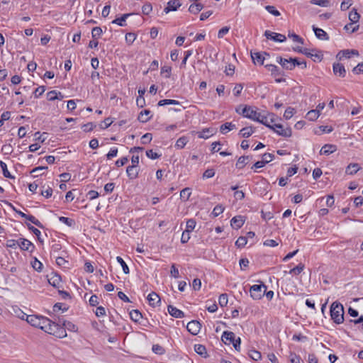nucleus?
Masks as SVG:
<instances>
[{
	"mask_svg": "<svg viewBox=\"0 0 363 363\" xmlns=\"http://www.w3.org/2000/svg\"><path fill=\"white\" fill-rule=\"evenodd\" d=\"M60 323H57L50 320V324L45 327V332L54 335L55 334V332L57 331L58 328L60 327Z\"/></svg>",
	"mask_w": 363,
	"mask_h": 363,
	"instance_id": "obj_17",
	"label": "nucleus"
},
{
	"mask_svg": "<svg viewBox=\"0 0 363 363\" xmlns=\"http://www.w3.org/2000/svg\"><path fill=\"white\" fill-rule=\"evenodd\" d=\"M188 141H189V139L186 136L180 137L179 139H177L176 144H175V147L177 149H182L186 145Z\"/></svg>",
	"mask_w": 363,
	"mask_h": 363,
	"instance_id": "obj_32",
	"label": "nucleus"
},
{
	"mask_svg": "<svg viewBox=\"0 0 363 363\" xmlns=\"http://www.w3.org/2000/svg\"><path fill=\"white\" fill-rule=\"evenodd\" d=\"M271 116L272 118H270V121H269L267 116H262L259 113V120H257V121L273 130L279 135L285 138L291 136V129L290 128H284L282 125L274 123V114H271Z\"/></svg>",
	"mask_w": 363,
	"mask_h": 363,
	"instance_id": "obj_1",
	"label": "nucleus"
},
{
	"mask_svg": "<svg viewBox=\"0 0 363 363\" xmlns=\"http://www.w3.org/2000/svg\"><path fill=\"white\" fill-rule=\"evenodd\" d=\"M45 91V87L44 86H40L35 89L33 91V94L35 98H38Z\"/></svg>",
	"mask_w": 363,
	"mask_h": 363,
	"instance_id": "obj_61",
	"label": "nucleus"
},
{
	"mask_svg": "<svg viewBox=\"0 0 363 363\" xmlns=\"http://www.w3.org/2000/svg\"><path fill=\"white\" fill-rule=\"evenodd\" d=\"M152 139V135L151 133H147L143 135L141 138V143L143 145L150 143Z\"/></svg>",
	"mask_w": 363,
	"mask_h": 363,
	"instance_id": "obj_58",
	"label": "nucleus"
},
{
	"mask_svg": "<svg viewBox=\"0 0 363 363\" xmlns=\"http://www.w3.org/2000/svg\"><path fill=\"white\" fill-rule=\"evenodd\" d=\"M6 245L7 247L12 248V249H16L18 247V245H19L18 240H8L6 241Z\"/></svg>",
	"mask_w": 363,
	"mask_h": 363,
	"instance_id": "obj_62",
	"label": "nucleus"
},
{
	"mask_svg": "<svg viewBox=\"0 0 363 363\" xmlns=\"http://www.w3.org/2000/svg\"><path fill=\"white\" fill-rule=\"evenodd\" d=\"M236 128L235 125L232 123H225L220 127V130L223 134L226 133L228 131Z\"/></svg>",
	"mask_w": 363,
	"mask_h": 363,
	"instance_id": "obj_31",
	"label": "nucleus"
},
{
	"mask_svg": "<svg viewBox=\"0 0 363 363\" xmlns=\"http://www.w3.org/2000/svg\"><path fill=\"white\" fill-rule=\"evenodd\" d=\"M352 55H359V52L357 50H340L337 55V58L339 59V60H342L343 57L345 58H350Z\"/></svg>",
	"mask_w": 363,
	"mask_h": 363,
	"instance_id": "obj_10",
	"label": "nucleus"
},
{
	"mask_svg": "<svg viewBox=\"0 0 363 363\" xmlns=\"http://www.w3.org/2000/svg\"><path fill=\"white\" fill-rule=\"evenodd\" d=\"M27 225H28V230H30L32 233H33V234H35L37 236L38 240L40 242H43V240L40 238V235H41L40 231L38 228L33 227V225H31L30 224H27Z\"/></svg>",
	"mask_w": 363,
	"mask_h": 363,
	"instance_id": "obj_51",
	"label": "nucleus"
},
{
	"mask_svg": "<svg viewBox=\"0 0 363 363\" xmlns=\"http://www.w3.org/2000/svg\"><path fill=\"white\" fill-rule=\"evenodd\" d=\"M221 338H222V341L225 344H227L228 342H229L228 343L230 344L235 340V335L234 333H233V332L224 331L223 333Z\"/></svg>",
	"mask_w": 363,
	"mask_h": 363,
	"instance_id": "obj_21",
	"label": "nucleus"
},
{
	"mask_svg": "<svg viewBox=\"0 0 363 363\" xmlns=\"http://www.w3.org/2000/svg\"><path fill=\"white\" fill-rule=\"evenodd\" d=\"M149 304L153 307H155L160 302V296L155 292H151L147 297Z\"/></svg>",
	"mask_w": 363,
	"mask_h": 363,
	"instance_id": "obj_19",
	"label": "nucleus"
},
{
	"mask_svg": "<svg viewBox=\"0 0 363 363\" xmlns=\"http://www.w3.org/2000/svg\"><path fill=\"white\" fill-rule=\"evenodd\" d=\"M18 244L19 245H18V247H20L21 250L23 251H29L30 247L33 249L35 248L34 245L30 241L25 238H20L18 240Z\"/></svg>",
	"mask_w": 363,
	"mask_h": 363,
	"instance_id": "obj_13",
	"label": "nucleus"
},
{
	"mask_svg": "<svg viewBox=\"0 0 363 363\" xmlns=\"http://www.w3.org/2000/svg\"><path fill=\"white\" fill-rule=\"evenodd\" d=\"M264 36L267 39H270L275 42H279V43L284 42L286 40V38L284 35L274 33L270 30H266L264 32Z\"/></svg>",
	"mask_w": 363,
	"mask_h": 363,
	"instance_id": "obj_8",
	"label": "nucleus"
},
{
	"mask_svg": "<svg viewBox=\"0 0 363 363\" xmlns=\"http://www.w3.org/2000/svg\"><path fill=\"white\" fill-rule=\"evenodd\" d=\"M32 267L37 272H40L43 270V264L36 257L31 262Z\"/></svg>",
	"mask_w": 363,
	"mask_h": 363,
	"instance_id": "obj_43",
	"label": "nucleus"
},
{
	"mask_svg": "<svg viewBox=\"0 0 363 363\" xmlns=\"http://www.w3.org/2000/svg\"><path fill=\"white\" fill-rule=\"evenodd\" d=\"M203 4H201V3H196L190 5L189 11L191 13L196 14L199 12H200L203 9Z\"/></svg>",
	"mask_w": 363,
	"mask_h": 363,
	"instance_id": "obj_29",
	"label": "nucleus"
},
{
	"mask_svg": "<svg viewBox=\"0 0 363 363\" xmlns=\"http://www.w3.org/2000/svg\"><path fill=\"white\" fill-rule=\"evenodd\" d=\"M0 167L3 172V175L6 178L13 179L14 177L10 174L7 169V165L5 162L1 161L0 162Z\"/></svg>",
	"mask_w": 363,
	"mask_h": 363,
	"instance_id": "obj_42",
	"label": "nucleus"
},
{
	"mask_svg": "<svg viewBox=\"0 0 363 363\" xmlns=\"http://www.w3.org/2000/svg\"><path fill=\"white\" fill-rule=\"evenodd\" d=\"M251 57L254 63H258L261 65L264 64V57L263 54L258 52L254 53L251 52Z\"/></svg>",
	"mask_w": 363,
	"mask_h": 363,
	"instance_id": "obj_24",
	"label": "nucleus"
},
{
	"mask_svg": "<svg viewBox=\"0 0 363 363\" xmlns=\"http://www.w3.org/2000/svg\"><path fill=\"white\" fill-rule=\"evenodd\" d=\"M194 350L198 354L201 355V357H206L207 351L204 345L196 344L194 345Z\"/></svg>",
	"mask_w": 363,
	"mask_h": 363,
	"instance_id": "obj_27",
	"label": "nucleus"
},
{
	"mask_svg": "<svg viewBox=\"0 0 363 363\" xmlns=\"http://www.w3.org/2000/svg\"><path fill=\"white\" fill-rule=\"evenodd\" d=\"M295 109L292 107H288L284 112V117L285 119L289 120L290 119L294 114Z\"/></svg>",
	"mask_w": 363,
	"mask_h": 363,
	"instance_id": "obj_53",
	"label": "nucleus"
},
{
	"mask_svg": "<svg viewBox=\"0 0 363 363\" xmlns=\"http://www.w3.org/2000/svg\"><path fill=\"white\" fill-rule=\"evenodd\" d=\"M247 243V238L244 236H240L238 238V240L235 242V245L239 247H245Z\"/></svg>",
	"mask_w": 363,
	"mask_h": 363,
	"instance_id": "obj_46",
	"label": "nucleus"
},
{
	"mask_svg": "<svg viewBox=\"0 0 363 363\" xmlns=\"http://www.w3.org/2000/svg\"><path fill=\"white\" fill-rule=\"evenodd\" d=\"M249 159L250 156H242L239 157L235 164L236 167L238 169H242L247 164Z\"/></svg>",
	"mask_w": 363,
	"mask_h": 363,
	"instance_id": "obj_30",
	"label": "nucleus"
},
{
	"mask_svg": "<svg viewBox=\"0 0 363 363\" xmlns=\"http://www.w3.org/2000/svg\"><path fill=\"white\" fill-rule=\"evenodd\" d=\"M352 72L355 74H363V62L359 63L356 67L352 69Z\"/></svg>",
	"mask_w": 363,
	"mask_h": 363,
	"instance_id": "obj_64",
	"label": "nucleus"
},
{
	"mask_svg": "<svg viewBox=\"0 0 363 363\" xmlns=\"http://www.w3.org/2000/svg\"><path fill=\"white\" fill-rule=\"evenodd\" d=\"M66 330L75 332L77 330V327L70 321L64 320L62 323Z\"/></svg>",
	"mask_w": 363,
	"mask_h": 363,
	"instance_id": "obj_41",
	"label": "nucleus"
},
{
	"mask_svg": "<svg viewBox=\"0 0 363 363\" xmlns=\"http://www.w3.org/2000/svg\"><path fill=\"white\" fill-rule=\"evenodd\" d=\"M311 4L318 5L323 7H328L330 6L329 0H311Z\"/></svg>",
	"mask_w": 363,
	"mask_h": 363,
	"instance_id": "obj_45",
	"label": "nucleus"
},
{
	"mask_svg": "<svg viewBox=\"0 0 363 363\" xmlns=\"http://www.w3.org/2000/svg\"><path fill=\"white\" fill-rule=\"evenodd\" d=\"M126 173L128 178L133 180L138 177L139 169L138 167L130 165L126 169Z\"/></svg>",
	"mask_w": 363,
	"mask_h": 363,
	"instance_id": "obj_18",
	"label": "nucleus"
},
{
	"mask_svg": "<svg viewBox=\"0 0 363 363\" xmlns=\"http://www.w3.org/2000/svg\"><path fill=\"white\" fill-rule=\"evenodd\" d=\"M360 169V167L358 163H350L346 167L345 173L347 174L353 175L356 174Z\"/></svg>",
	"mask_w": 363,
	"mask_h": 363,
	"instance_id": "obj_23",
	"label": "nucleus"
},
{
	"mask_svg": "<svg viewBox=\"0 0 363 363\" xmlns=\"http://www.w3.org/2000/svg\"><path fill=\"white\" fill-rule=\"evenodd\" d=\"M240 108L236 109V112L238 113H241L243 115L244 117L252 119L255 121H257V120H259V113L257 112L251 106H245L242 108V111H240Z\"/></svg>",
	"mask_w": 363,
	"mask_h": 363,
	"instance_id": "obj_4",
	"label": "nucleus"
},
{
	"mask_svg": "<svg viewBox=\"0 0 363 363\" xmlns=\"http://www.w3.org/2000/svg\"><path fill=\"white\" fill-rule=\"evenodd\" d=\"M172 105H179L180 102L179 101L174 100V99H162L158 102L159 106H162L164 105H172Z\"/></svg>",
	"mask_w": 363,
	"mask_h": 363,
	"instance_id": "obj_36",
	"label": "nucleus"
},
{
	"mask_svg": "<svg viewBox=\"0 0 363 363\" xmlns=\"http://www.w3.org/2000/svg\"><path fill=\"white\" fill-rule=\"evenodd\" d=\"M313 30L315 33V36L320 40H329V35L328 33L321 28H317L315 26H312Z\"/></svg>",
	"mask_w": 363,
	"mask_h": 363,
	"instance_id": "obj_20",
	"label": "nucleus"
},
{
	"mask_svg": "<svg viewBox=\"0 0 363 363\" xmlns=\"http://www.w3.org/2000/svg\"><path fill=\"white\" fill-rule=\"evenodd\" d=\"M150 113L151 111L147 109L142 111L140 113L138 119L142 123H146L151 118V116H148L150 114Z\"/></svg>",
	"mask_w": 363,
	"mask_h": 363,
	"instance_id": "obj_25",
	"label": "nucleus"
},
{
	"mask_svg": "<svg viewBox=\"0 0 363 363\" xmlns=\"http://www.w3.org/2000/svg\"><path fill=\"white\" fill-rule=\"evenodd\" d=\"M360 18V15L357 13V10L352 9L349 13V19L351 21L350 23H348L345 26L344 29L348 30L350 27L352 26L353 23H357Z\"/></svg>",
	"mask_w": 363,
	"mask_h": 363,
	"instance_id": "obj_12",
	"label": "nucleus"
},
{
	"mask_svg": "<svg viewBox=\"0 0 363 363\" xmlns=\"http://www.w3.org/2000/svg\"><path fill=\"white\" fill-rule=\"evenodd\" d=\"M277 62L280 64L283 69L286 70H293L295 68L294 58L292 57H290L289 59H286L281 57H277Z\"/></svg>",
	"mask_w": 363,
	"mask_h": 363,
	"instance_id": "obj_6",
	"label": "nucleus"
},
{
	"mask_svg": "<svg viewBox=\"0 0 363 363\" xmlns=\"http://www.w3.org/2000/svg\"><path fill=\"white\" fill-rule=\"evenodd\" d=\"M201 323L197 320H191L186 325L187 330L192 335H197L201 330Z\"/></svg>",
	"mask_w": 363,
	"mask_h": 363,
	"instance_id": "obj_9",
	"label": "nucleus"
},
{
	"mask_svg": "<svg viewBox=\"0 0 363 363\" xmlns=\"http://www.w3.org/2000/svg\"><path fill=\"white\" fill-rule=\"evenodd\" d=\"M26 321L30 325L40 328L44 331L45 330V327L50 324L49 318L37 315H26Z\"/></svg>",
	"mask_w": 363,
	"mask_h": 363,
	"instance_id": "obj_3",
	"label": "nucleus"
},
{
	"mask_svg": "<svg viewBox=\"0 0 363 363\" xmlns=\"http://www.w3.org/2000/svg\"><path fill=\"white\" fill-rule=\"evenodd\" d=\"M262 289H264V291L267 289V286L264 284H255L252 286L250 289L251 297L254 300L261 299L264 294V291H262Z\"/></svg>",
	"mask_w": 363,
	"mask_h": 363,
	"instance_id": "obj_5",
	"label": "nucleus"
},
{
	"mask_svg": "<svg viewBox=\"0 0 363 363\" xmlns=\"http://www.w3.org/2000/svg\"><path fill=\"white\" fill-rule=\"evenodd\" d=\"M319 116L320 113H318V110H311L306 114L307 118L311 121H315Z\"/></svg>",
	"mask_w": 363,
	"mask_h": 363,
	"instance_id": "obj_37",
	"label": "nucleus"
},
{
	"mask_svg": "<svg viewBox=\"0 0 363 363\" xmlns=\"http://www.w3.org/2000/svg\"><path fill=\"white\" fill-rule=\"evenodd\" d=\"M26 219L29 220L30 222H31L32 223H33L38 228H44V226L41 223V222L40 220H38L35 216H33L32 215H27V216L26 217Z\"/></svg>",
	"mask_w": 363,
	"mask_h": 363,
	"instance_id": "obj_38",
	"label": "nucleus"
},
{
	"mask_svg": "<svg viewBox=\"0 0 363 363\" xmlns=\"http://www.w3.org/2000/svg\"><path fill=\"white\" fill-rule=\"evenodd\" d=\"M146 155L148 158L152 159V160L158 159L161 156V155L154 152L152 150H147Z\"/></svg>",
	"mask_w": 363,
	"mask_h": 363,
	"instance_id": "obj_60",
	"label": "nucleus"
},
{
	"mask_svg": "<svg viewBox=\"0 0 363 363\" xmlns=\"http://www.w3.org/2000/svg\"><path fill=\"white\" fill-rule=\"evenodd\" d=\"M56 263L58 266L64 267V268H69L68 264L69 262L67 261L62 256H57L56 257Z\"/></svg>",
	"mask_w": 363,
	"mask_h": 363,
	"instance_id": "obj_40",
	"label": "nucleus"
},
{
	"mask_svg": "<svg viewBox=\"0 0 363 363\" xmlns=\"http://www.w3.org/2000/svg\"><path fill=\"white\" fill-rule=\"evenodd\" d=\"M152 10V6L150 3H145L142 7V12L144 15H148Z\"/></svg>",
	"mask_w": 363,
	"mask_h": 363,
	"instance_id": "obj_57",
	"label": "nucleus"
},
{
	"mask_svg": "<svg viewBox=\"0 0 363 363\" xmlns=\"http://www.w3.org/2000/svg\"><path fill=\"white\" fill-rule=\"evenodd\" d=\"M130 15V13H125L122 15L121 17L114 19L112 21V23L117 24L120 26H124L125 25L124 22L125 21L126 18Z\"/></svg>",
	"mask_w": 363,
	"mask_h": 363,
	"instance_id": "obj_34",
	"label": "nucleus"
},
{
	"mask_svg": "<svg viewBox=\"0 0 363 363\" xmlns=\"http://www.w3.org/2000/svg\"><path fill=\"white\" fill-rule=\"evenodd\" d=\"M152 350L157 354H163L165 352L164 348L160 345H153Z\"/></svg>",
	"mask_w": 363,
	"mask_h": 363,
	"instance_id": "obj_52",
	"label": "nucleus"
},
{
	"mask_svg": "<svg viewBox=\"0 0 363 363\" xmlns=\"http://www.w3.org/2000/svg\"><path fill=\"white\" fill-rule=\"evenodd\" d=\"M102 29L100 27H94L91 30V36L93 38H99L102 34Z\"/></svg>",
	"mask_w": 363,
	"mask_h": 363,
	"instance_id": "obj_59",
	"label": "nucleus"
},
{
	"mask_svg": "<svg viewBox=\"0 0 363 363\" xmlns=\"http://www.w3.org/2000/svg\"><path fill=\"white\" fill-rule=\"evenodd\" d=\"M333 72L335 75L344 77L346 74V70L342 64L340 63H334L333 66Z\"/></svg>",
	"mask_w": 363,
	"mask_h": 363,
	"instance_id": "obj_15",
	"label": "nucleus"
},
{
	"mask_svg": "<svg viewBox=\"0 0 363 363\" xmlns=\"http://www.w3.org/2000/svg\"><path fill=\"white\" fill-rule=\"evenodd\" d=\"M265 9L274 16H279L281 14L280 12L278 10H277L274 6H266Z\"/></svg>",
	"mask_w": 363,
	"mask_h": 363,
	"instance_id": "obj_56",
	"label": "nucleus"
},
{
	"mask_svg": "<svg viewBox=\"0 0 363 363\" xmlns=\"http://www.w3.org/2000/svg\"><path fill=\"white\" fill-rule=\"evenodd\" d=\"M337 147L334 145L326 144L323 145L320 151V155H328L334 152H335Z\"/></svg>",
	"mask_w": 363,
	"mask_h": 363,
	"instance_id": "obj_22",
	"label": "nucleus"
},
{
	"mask_svg": "<svg viewBox=\"0 0 363 363\" xmlns=\"http://www.w3.org/2000/svg\"><path fill=\"white\" fill-rule=\"evenodd\" d=\"M48 281L55 288L60 289L62 287L61 277L56 273H51L50 275H48Z\"/></svg>",
	"mask_w": 363,
	"mask_h": 363,
	"instance_id": "obj_7",
	"label": "nucleus"
},
{
	"mask_svg": "<svg viewBox=\"0 0 363 363\" xmlns=\"http://www.w3.org/2000/svg\"><path fill=\"white\" fill-rule=\"evenodd\" d=\"M255 131V129L252 126L245 127L240 130L239 135L242 138L250 137Z\"/></svg>",
	"mask_w": 363,
	"mask_h": 363,
	"instance_id": "obj_26",
	"label": "nucleus"
},
{
	"mask_svg": "<svg viewBox=\"0 0 363 363\" xmlns=\"http://www.w3.org/2000/svg\"><path fill=\"white\" fill-rule=\"evenodd\" d=\"M129 314L130 319L134 322H139L142 318V314L138 310H132Z\"/></svg>",
	"mask_w": 363,
	"mask_h": 363,
	"instance_id": "obj_33",
	"label": "nucleus"
},
{
	"mask_svg": "<svg viewBox=\"0 0 363 363\" xmlns=\"http://www.w3.org/2000/svg\"><path fill=\"white\" fill-rule=\"evenodd\" d=\"M136 39V35L134 33H128L125 35V40L128 44H132Z\"/></svg>",
	"mask_w": 363,
	"mask_h": 363,
	"instance_id": "obj_63",
	"label": "nucleus"
},
{
	"mask_svg": "<svg viewBox=\"0 0 363 363\" xmlns=\"http://www.w3.org/2000/svg\"><path fill=\"white\" fill-rule=\"evenodd\" d=\"M182 6L180 0H171L167 2V6L164 9V11L168 13L170 11H177Z\"/></svg>",
	"mask_w": 363,
	"mask_h": 363,
	"instance_id": "obj_11",
	"label": "nucleus"
},
{
	"mask_svg": "<svg viewBox=\"0 0 363 363\" xmlns=\"http://www.w3.org/2000/svg\"><path fill=\"white\" fill-rule=\"evenodd\" d=\"M228 298L226 294H222L218 298V303L221 307H224L228 304Z\"/></svg>",
	"mask_w": 363,
	"mask_h": 363,
	"instance_id": "obj_50",
	"label": "nucleus"
},
{
	"mask_svg": "<svg viewBox=\"0 0 363 363\" xmlns=\"http://www.w3.org/2000/svg\"><path fill=\"white\" fill-rule=\"evenodd\" d=\"M244 223L245 220L241 216H235L230 220V225L235 229L240 228L243 225Z\"/></svg>",
	"mask_w": 363,
	"mask_h": 363,
	"instance_id": "obj_16",
	"label": "nucleus"
},
{
	"mask_svg": "<svg viewBox=\"0 0 363 363\" xmlns=\"http://www.w3.org/2000/svg\"><path fill=\"white\" fill-rule=\"evenodd\" d=\"M116 260L121 265L124 274H129V272H130L129 268H128V265L126 264V263L123 259V258L118 256L116 257Z\"/></svg>",
	"mask_w": 363,
	"mask_h": 363,
	"instance_id": "obj_48",
	"label": "nucleus"
},
{
	"mask_svg": "<svg viewBox=\"0 0 363 363\" xmlns=\"http://www.w3.org/2000/svg\"><path fill=\"white\" fill-rule=\"evenodd\" d=\"M304 269V264L299 263L296 267H294L289 271L291 274L298 275L302 272Z\"/></svg>",
	"mask_w": 363,
	"mask_h": 363,
	"instance_id": "obj_44",
	"label": "nucleus"
},
{
	"mask_svg": "<svg viewBox=\"0 0 363 363\" xmlns=\"http://www.w3.org/2000/svg\"><path fill=\"white\" fill-rule=\"evenodd\" d=\"M223 211H224V208L223 207L222 205H217L214 207V208L212 211V215L214 217H217L220 214H221L223 212Z\"/></svg>",
	"mask_w": 363,
	"mask_h": 363,
	"instance_id": "obj_54",
	"label": "nucleus"
},
{
	"mask_svg": "<svg viewBox=\"0 0 363 363\" xmlns=\"http://www.w3.org/2000/svg\"><path fill=\"white\" fill-rule=\"evenodd\" d=\"M197 135L199 138L207 139L213 135V131L209 128H205L202 131L198 132Z\"/></svg>",
	"mask_w": 363,
	"mask_h": 363,
	"instance_id": "obj_35",
	"label": "nucleus"
},
{
	"mask_svg": "<svg viewBox=\"0 0 363 363\" xmlns=\"http://www.w3.org/2000/svg\"><path fill=\"white\" fill-rule=\"evenodd\" d=\"M249 357L254 361H258L261 359L262 354L259 351L251 350L248 352Z\"/></svg>",
	"mask_w": 363,
	"mask_h": 363,
	"instance_id": "obj_39",
	"label": "nucleus"
},
{
	"mask_svg": "<svg viewBox=\"0 0 363 363\" xmlns=\"http://www.w3.org/2000/svg\"><path fill=\"white\" fill-rule=\"evenodd\" d=\"M265 67L267 68V69L269 72H271L272 75H273L274 77L279 76V75L282 74L281 72L280 71L279 67L274 65H272V64L266 65Z\"/></svg>",
	"mask_w": 363,
	"mask_h": 363,
	"instance_id": "obj_28",
	"label": "nucleus"
},
{
	"mask_svg": "<svg viewBox=\"0 0 363 363\" xmlns=\"http://www.w3.org/2000/svg\"><path fill=\"white\" fill-rule=\"evenodd\" d=\"M191 194V192L190 191L189 188H184L180 192V197L182 199H185L186 200H188Z\"/></svg>",
	"mask_w": 363,
	"mask_h": 363,
	"instance_id": "obj_55",
	"label": "nucleus"
},
{
	"mask_svg": "<svg viewBox=\"0 0 363 363\" xmlns=\"http://www.w3.org/2000/svg\"><path fill=\"white\" fill-rule=\"evenodd\" d=\"M330 316L336 324H340L344 321V308L340 303L335 301L332 303Z\"/></svg>",
	"mask_w": 363,
	"mask_h": 363,
	"instance_id": "obj_2",
	"label": "nucleus"
},
{
	"mask_svg": "<svg viewBox=\"0 0 363 363\" xmlns=\"http://www.w3.org/2000/svg\"><path fill=\"white\" fill-rule=\"evenodd\" d=\"M54 335L58 338H63L67 336V332L62 324L58 328L57 331L55 332Z\"/></svg>",
	"mask_w": 363,
	"mask_h": 363,
	"instance_id": "obj_47",
	"label": "nucleus"
},
{
	"mask_svg": "<svg viewBox=\"0 0 363 363\" xmlns=\"http://www.w3.org/2000/svg\"><path fill=\"white\" fill-rule=\"evenodd\" d=\"M196 220L194 219H189L187 221H186V232H191L192 230H194V229L196 227Z\"/></svg>",
	"mask_w": 363,
	"mask_h": 363,
	"instance_id": "obj_49",
	"label": "nucleus"
},
{
	"mask_svg": "<svg viewBox=\"0 0 363 363\" xmlns=\"http://www.w3.org/2000/svg\"><path fill=\"white\" fill-rule=\"evenodd\" d=\"M167 311L172 317L177 318H182L184 317V313L183 311L172 305L168 306Z\"/></svg>",
	"mask_w": 363,
	"mask_h": 363,
	"instance_id": "obj_14",
	"label": "nucleus"
}]
</instances>
